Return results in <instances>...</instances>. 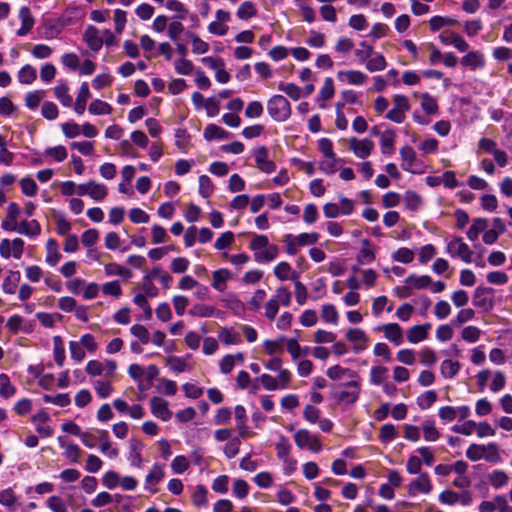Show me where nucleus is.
Segmentation results:
<instances>
[{
  "label": "nucleus",
  "mask_w": 512,
  "mask_h": 512,
  "mask_svg": "<svg viewBox=\"0 0 512 512\" xmlns=\"http://www.w3.org/2000/svg\"><path fill=\"white\" fill-rule=\"evenodd\" d=\"M321 318L327 323L336 325L339 321V315L333 304H325L321 309Z\"/></svg>",
  "instance_id": "0e129e2a"
},
{
  "label": "nucleus",
  "mask_w": 512,
  "mask_h": 512,
  "mask_svg": "<svg viewBox=\"0 0 512 512\" xmlns=\"http://www.w3.org/2000/svg\"><path fill=\"white\" fill-rule=\"evenodd\" d=\"M424 439L429 442H435L439 439L440 433L435 426L434 420L427 419L422 422Z\"/></svg>",
  "instance_id": "09e8293b"
},
{
  "label": "nucleus",
  "mask_w": 512,
  "mask_h": 512,
  "mask_svg": "<svg viewBox=\"0 0 512 512\" xmlns=\"http://www.w3.org/2000/svg\"><path fill=\"white\" fill-rule=\"evenodd\" d=\"M270 117L277 122H285L292 113L289 101L283 95H273L267 102Z\"/></svg>",
  "instance_id": "20e7f679"
},
{
  "label": "nucleus",
  "mask_w": 512,
  "mask_h": 512,
  "mask_svg": "<svg viewBox=\"0 0 512 512\" xmlns=\"http://www.w3.org/2000/svg\"><path fill=\"white\" fill-rule=\"evenodd\" d=\"M274 275L275 277L280 281H286V280H297L299 279V274L292 269L291 265L286 262L282 261L278 263L274 267Z\"/></svg>",
  "instance_id": "7c9ffc66"
},
{
  "label": "nucleus",
  "mask_w": 512,
  "mask_h": 512,
  "mask_svg": "<svg viewBox=\"0 0 512 512\" xmlns=\"http://www.w3.org/2000/svg\"><path fill=\"white\" fill-rule=\"evenodd\" d=\"M384 333L385 338L396 346L403 343V332L397 323L383 324L377 328Z\"/></svg>",
  "instance_id": "4be33fe9"
},
{
  "label": "nucleus",
  "mask_w": 512,
  "mask_h": 512,
  "mask_svg": "<svg viewBox=\"0 0 512 512\" xmlns=\"http://www.w3.org/2000/svg\"><path fill=\"white\" fill-rule=\"evenodd\" d=\"M11 232H16L21 235H25L30 238H36L41 234V226L39 222L35 219L33 220H23L18 222L13 229H10Z\"/></svg>",
  "instance_id": "a211bd4d"
},
{
  "label": "nucleus",
  "mask_w": 512,
  "mask_h": 512,
  "mask_svg": "<svg viewBox=\"0 0 512 512\" xmlns=\"http://www.w3.org/2000/svg\"><path fill=\"white\" fill-rule=\"evenodd\" d=\"M472 304L485 311L491 309L493 307V289L478 286L474 291Z\"/></svg>",
  "instance_id": "4468645a"
},
{
  "label": "nucleus",
  "mask_w": 512,
  "mask_h": 512,
  "mask_svg": "<svg viewBox=\"0 0 512 512\" xmlns=\"http://www.w3.org/2000/svg\"><path fill=\"white\" fill-rule=\"evenodd\" d=\"M404 204L405 207L410 211H417L423 204L422 197L415 191L407 190L404 193Z\"/></svg>",
  "instance_id": "c03bdc74"
},
{
  "label": "nucleus",
  "mask_w": 512,
  "mask_h": 512,
  "mask_svg": "<svg viewBox=\"0 0 512 512\" xmlns=\"http://www.w3.org/2000/svg\"><path fill=\"white\" fill-rule=\"evenodd\" d=\"M17 78L21 84L29 85L36 80L37 71L32 65L26 64L19 70Z\"/></svg>",
  "instance_id": "de8ad7c7"
},
{
  "label": "nucleus",
  "mask_w": 512,
  "mask_h": 512,
  "mask_svg": "<svg viewBox=\"0 0 512 512\" xmlns=\"http://www.w3.org/2000/svg\"><path fill=\"white\" fill-rule=\"evenodd\" d=\"M491 486L495 489L506 486L509 482V476L502 470H494L488 475Z\"/></svg>",
  "instance_id": "603ef678"
},
{
  "label": "nucleus",
  "mask_w": 512,
  "mask_h": 512,
  "mask_svg": "<svg viewBox=\"0 0 512 512\" xmlns=\"http://www.w3.org/2000/svg\"><path fill=\"white\" fill-rule=\"evenodd\" d=\"M404 283H408L412 290H421L429 287L432 284V278L428 275L418 276L416 274H411L404 280Z\"/></svg>",
  "instance_id": "79ce46f5"
},
{
  "label": "nucleus",
  "mask_w": 512,
  "mask_h": 512,
  "mask_svg": "<svg viewBox=\"0 0 512 512\" xmlns=\"http://www.w3.org/2000/svg\"><path fill=\"white\" fill-rule=\"evenodd\" d=\"M337 78L341 82L357 86L363 85L368 79L367 75L359 70L338 71Z\"/></svg>",
  "instance_id": "b1692460"
},
{
  "label": "nucleus",
  "mask_w": 512,
  "mask_h": 512,
  "mask_svg": "<svg viewBox=\"0 0 512 512\" xmlns=\"http://www.w3.org/2000/svg\"><path fill=\"white\" fill-rule=\"evenodd\" d=\"M53 355L54 360L58 366H63L66 355L65 348L60 336H55L53 338Z\"/></svg>",
  "instance_id": "bf43d9fd"
},
{
  "label": "nucleus",
  "mask_w": 512,
  "mask_h": 512,
  "mask_svg": "<svg viewBox=\"0 0 512 512\" xmlns=\"http://www.w3.org/2000/svg\"><path fill=\"white\" fill-rule=\"evenodd\" d=\"M219 341L226 346L239 345L242 342L240 334L229 327H221L218 331Z\"/></svg>",
  "instance_id": "72a5a7b5"
},
{
  "label": "nucleus",
  "mask_w": 512,
  "mask_h": 512,
  "mask_svg": "<svg viewBox=\"0 0 512 512\" xmlns=\"http://www.w3.org/2000/svg\"><path fill=\"white\" fill-rule=\"evenodd\" d=\"M439 39L444 45H451L459 52H467L469 49L467 41L457 33L443 32L439 35Z\"/></svg>",
  "instance_id": "5701e85b"
},
{
  "label": "nucleus",
  "mask_w": 512,
  "mask_h": 512,
  "mask_svg": "<svg viewBox=\"0 0 512 512\" xmlns=\"http://www.w3.org/2000/svg\"><path fill=\"white\" fill-rule=\"evenodd\" d=\"M278 90L284 92L292 100L296 101L302 97V89L294 83L280 82Z\"/></svg>",
  "instance_id": "052dcab7"
},
{
  "label": "nucleus",
  "mask_w": 512,
  "mask_h": 512,
  "mask_svg": "<svg viewBox=\"0 0 512 512\" xmlns=\"http://www.w3.org/2000/svg\"><path fill=\"white\" fill-rule=\"evenodd\" d=\"M387 66L385 57L380 53H373V55L366 61V69L369 72L383 71Z\"/></svg>",
  "instance_id": "49530a36"
},
{
  "label": "nucleus",
  "mask_w": 512,
  "mask_h": 512,
  "mask_svg": "<svg viewBox=\"0 0 512 512\" xmlns=\"http://www.w3.org/2000/svg\"><path fill=\"white\" fill-rule=\"evenodd\" d=\"M326 375L333 381H340L343 378H348L349 381H353L354 379L361 378L357 371L340 365L329 367L326 371Z\"/></svg>",
  "instance_id": "412c9836"
},
{
  "label": "nucleus",
  "mask_w": 512,
  "mask_h": 512,
  "mask_svg": "<svg viewBox=\"0 0 512 512\" xmlns=\"http://www.w3.org/2000/svg\"><path fill=\"white\" fill-rule=\"evenodd\" d=\"M388 378V368L377 365L372 366L369 372V381L372 385L380 386L386 382Z\"/></svg>",
  "instance_id": "58836bf2"
},
{
  "label": "nucleus",
  "mask_w": 512,
  "mask_h": 512,
  "mask_svg": "<svg viewBox=\"0 0 512 512\" xmlns=\"http://www.w3.org/2000/svg\"><path fill=\"white\" fill-rule=\"evenodd\" d=\"M433 490L431 478L427 472L420 473L408 484L407 491L412 497L418 494H430Z\"/></svg>",
  "instance_id": "9d476101"
},
{
  "label": "nucleus",
  "mask_w": 512,
  "mask_h": 512,
  "mask_svg": "<svg viewBox=\"0 0 512 512\" xmlns=\"http://www.w3.org/2000/svg\"><path fill=\"white\" fill-rule=\"evenodd\" d=\"M88 110L92 115H108L112 112V107L109 103L96 99L90 103Z\"/></svg>",
  "instance_id": "13d9d810"
},
{
  "label": "nucleus",
  "mask_w": 512,
  "mask_h": 512,
  "mask_svg": "<svg viewBox=\"0 0 512 512\" xmlns=\"http://www.w3.org/2000/svg\"><path fill=\"white\" fill-rule=\"evenodd\" d=\"M21 214V208L20 206L15 203L11 202L7 206V215L6 218L2 221L1 227L5 231H9L10 229H13L14 226L18 223V218Z\"/></svg>",
  "instance_id": "c756f323"
},
{
  "label": "nucleus",
  "mask_w": 512,
  "mask_h": 512,
  "mask_svg": "<svg viewBox=\"0 0 512 512\" xmlns=\"http://www.w3.org/2000/svg\"><path fill=\"white\" fill-rule=\"evenodd\" d=\"M294 441L296 446L301 450H308L312 453H320L323 449V444L317 434L311 433L307 429H299L294 434Z\"/></svg>",
  "instance_id": "423d86ee"
},
{
  "label": "nucleus",
  "mask_w": 512,
  "mask_h": 512,
  "mask_svg": "<svg viewBox=\"0 0 512 512\" xmlns=\"http://www.w3.org/2000/svg\"><path fill=\"white\" fill-rule=\"evenodd\" d=\"M164 469L159 464H154L149 471V473L146 475L145 478V489L149 490L150 493L155 494L157 492V489L155 488L156 485L164 478Z\"/></svg>",
  "instance_id": "cd10ccee"
},
{
  "label": "nucleus",
  "mask_w": 512,
  "mask_h": 512,
  "mask_svg": "<svg viewBox=\"0 0 512 512\" xmlns=\"http://www.w3.org/2000/svg\"><path fill=\"white\" fill-rule=\"evenodd\" d=\"M421 108L429 115H436L438 113L437 101L428 93L421 95Z\"/></svg>",
  "instance_id": "680f3d73"
},
{
  "label": "nucleus",
  "mask_w": 512,
  "mask_h": 512,
  "mask_svg": "<svg viewBox=\"0 0 512 512\" xmlns=\"http://www.w3.org/2000/svg\"><path fill=\"white\" fill-rule=\"evenodd\" d=\"M249 248L254 252V260L257 263H269L278 257L279 249L269 243L266 235H254L249 243Z\"/></svg>",
  "instance_id": "f257e3e1"
},
{
  "label": "nucleus",
  "mask_w": 512,
  "mask_h": 512,
  "mask_svg": "<svg viewBox=\"0 0 512 512\" xmlns=\"http://www.w3.org/2000/svg\"><path fill=\"white\" fill-rule=\"evenodd\" d=\"M345 337L353 344V351L356 354L361 353L368 348L370 339L365 331L360 328L348 329Z\"/></svg>",
  "instance_id": "ddd939ff"
},
{
  "label": "nucleus",
  "mask_w": 512,
  "mask_h": 512,
  "mask_svg": "<svg viewBox=\"0 0 512 512\" xmlns=\"http://www.w3.org/2000/svg\"><path fill=\"white\" fill-rule=\"evenodd\" d=\"M232 278V273L226 268L215 270L212 273L211 286L218 292H224L227 289V281Z\"/></svg>",
  "instance_id": "c85d7f7f"
},
{
  "label": "nucleus",
  "mask_w": 512,
  "mask_h": 512,
  "mask_svg": "<svg viewBox=\"0 0 512 512\" xmlns=\"http://www.w3.org/2000/svg\"><path fill=\"white\" fill-rule=\"evenodd\" d=\"M431 324L425 323L421 325L412 326L407 332V339L412 344H417L424 341L428 336V331Z\"/></svg>",
  "instance_id": "2f4dec72"
},
{
  "label": "nucleus",
  "mask_w": 512,
  "mask_h": 512,
  "mask_svg": "<svg viewBox=\"0 0 512 512\" xmlns=\"http://www.w3.org/2000/svg\"><path fill=\"white\" fill-rule=\"evenodd\" d=\"M341 389L334 393V399L344 405H354L361 395V378L340 384Z\"/></svg>",
  "instance_id": "7ed1b4c3"
},
{
  "label": "nucleus",
  "mask_w": 512,
  "mask_h": 512,
  "mask_svg": "<svg viewBox=\"0 0 512 512\" xmlns=\"http://www.w3.org/2000/svg\"><path fill=\"white\" fill-rule=\"evenodd\" d=\"M46 506L52 512H68V507L65 501L57 495H52L46 500Z\"/></svg>",
  "instance_id": "774afa93"
},
{
  "label": "nucleus",
  "mask_w": 512,
  "mask_h": 512,
  "mask_svg": "<svg viewBox=\"0 0 512 512\" xmlns=\"http://www.w3.org/2000/svg\"><path fill=\"white\" fill-rule=\"evenodd\" d=\"M19 19L21 21V27L17 30L18 36L27 35L34 27L35 19L29 7L23 6L19 9Z\"/></svg>",
  "instance_id": "393cba45"
},
{
  "label": "nucleus",
  "mask_w": 512,
  "mask_h": 512,
  "mask_svg": "<svg viewBox=\"0 0 512 512\" xmlns=\"http://www.w3.org/2000/svg\"><path fill=\"white\" fill-rule=\"evenodd\" d=\"M107 193L108 189L104 184L97 183L93 180L79 184L77 187V195L89 196L97 202L102 201L107 196Z\"/></svg>",
  "instance_id": "1a4fd4ad"
},
{
  "label": "nucleus",
  "mask_w": 512,
  "mask_h": 512,
  "mask_svg": "<svg viewBox=\"0 0 512 512\" xmlns=\"http://www.w3.org/2000/svg\"><path fill=\"white\" fill-rule=\"evenodd\" d=\"M393 107L386 114V118L394 123H403L406 118V113L410 110L411 106L408 98L402 94L393 96Z\"/></svg>",
  "instance_id": "0eeeda50"
},
{
  "label": "nucleus",
  "mask_w": 512,
  "mask_h": 512,
  "mask_svg": "<svg viewBox=\"0 0 512 512\" xmlns=\"http://www.w3.org/2000/svg\"><path fill=\"white\" fill-rule=\"evenodd\" d=\"M141 449V443L136 441L131 442L128 460L132 466H135L137 468H140L142 466Z\"/></svg>",
  "instance_id": "e2e57ef3"
},
{
  "label": "nucleus",
  "mask_w": 512,
  "mask_h": 512,
  "mask_svg": "<svg viewBox=\"0 0 512 512\" xmlns=\"http://www.w3.org/2000/svg\"><path fill=\"white\" fill-rule=\"evenodd\" d=\"M165 6L168 10L177 13L176 18L179 20L186 19L188 15V9L179 0H167Z\"/></svg>",
  "instance_id": "69168bd1"
},
{
  "label": "nucleus",
  "mask_w": 512,
  "mask_h": 512,
  "mask_svg": "<svg viewBox=\"0 0 512 512\" xmlns=\"http://www.w3.org/2000/svg\"><path fill=\"white\" fill-rule=\"evenodd\" d=\"M151 413L158 419L166 422L171 419L172 411L169 409V403L167 400L154 396L150 399Z\"/></svg>",
  "instance_id": "dca6fc26"
},
{
  "label": "nucleus",
  "mask_w": 512,
  "mask_h": 512,
  "mask_svg": "<svg viewBox=\"0 0 512 512\" xmlns=\"http://www.w3.org/2000/svg\"><path fill=\"white\" fill-rule=\"evenodd\" d=\"M396 135L393 130H386L380 136L381 152L384 155H391L394 152Z\"/></svg>",
  "instance_id": "ea45409f"
},
{
  "label": "nucleus",
  "mask_w": 512,
  "mask_h": 512,
  "mask_svg": "<svg viewBox=\"0 0 512 512\" xmlns=\"http://www.w3.org/2000/svg\"><path fill=\"white\" fill-rule=\"evenodd\" d=\"M0 504L7 507L10 511L15 510L17 497L12 488H6L0 491Z\"/></svg>",
  "instance_id": "4d7b16f0"
},
{
  "label": "nucleus",
  "mask_w": 512,
  "mask_h": 512,
  "mask_svg": "<svg viewBox=\"0 0 512 512\" xmlns=\"http://www.w3.org/2000/svg\"><path fill=\"white\" fill-rule=\"evenodd\" d=\"M400 156L402 159V169L410 173H416L418 159L414 149L409 145H405L400 149Z\"/></svg>",
  "instance_id": "6ab92c4d"
},
{
  "label": "nucleus",
  "mask_w": 512,
  "mask_h": 512,
  "mask_svg": "<svg viewBox=\"0 0 512 512\" xmlns=\"http://www.w3.org/2000/svg\"><path fill=\"white\" fill-rule=\"evenodd\" d=\"M45 248H46V258H45L46 263L51 267L56 266L62 257V255L59 251V245H58L57 241L54 238H49L46 242Z\"/></svg>",
  "instance_id": "473e14b6"
},
{
  "label": "nucleus",
  "mask_w": 512,
  "mask_h": 512,
  "mask_svg": "<svg viewBox=\"0 0 512 512\" xmlns=\"http://www.w3.org/2000/svg\"><path fill=\"white\" fill-rule=\"evenodd\" d=\"M104 271L107 276H120L125 279H130L132 277V272L117 263H108L104 266Z\"/></svg>",
  "instance_id": "a18cd8bd"
},
{
  "label": "nucleus",
  "mask_w": 512,
  "mask_h": 512,
  "mask_svg": "<svg viewBox=\"0 0 512 512\" xmlns=\"http://www.w3.org/2000/svg\"><path fill=\"white\" fill-rule=\"evenodd\" d=\"M292 293L286 286L278 287L264 305V315L269 321L275 320L280 305L288 307L291 304Z\"/></svg>",
  "instance_id": "f03ea898"
},
{
  "label": "nucleus",
  "mask_w": 512,
  "mask_h": 512,
  "mask_svg": "<svg viewBox=\"0 0 512 512\" xmlns=\"http://www.w3.org/2000/svg\"><path fill=\"white\" fill-rule=\"evenodd\" d=\"M190 467L189 459L184 455L176 456L171 462V469L174 474H183Z\"/></svg>",
  "instance_id": "338daca9"
},
{
  "label": "nucleus",
  "mask_w": 512,
  "mask_h": 512,
  "mask_svg": "<svg viewBox=\"0 0 512 512\" xmlns=\"http://www.w3.org/2000/svg\"><path fill=\"white\" fill-rule=\"evenodd\" d=\"M16 393V387L12 385L7 374H0V397L9 399Z\"/></svg>",
  "instance_id": "864d4df0"
},
{
  "label": "nucleus",
  "mask_w": 512,
  "mask_h": 512,
  "mask_svg": "<svg viewBox=\"0 0 512 512\" xmlns=\"http://www.w3.org/2000/svg\"><path fill=\"white\" fill-rule=\"evenodd\" d=\"M483 332L476 326H466L461 331V338L467 343H476L480 340Z\"/></svg>",
  "instance_id": "6e6d98bb"
},
{
  "label": "nucleus",
  "mask_w": 512,
  "mask_h": 512,
  "mask_svg": "<svg viewBox=\"0 0 512 512\" xmlns=\"http://www.w3.org/2000/svg\"><path fill=\"white\" fill-rule=\"evenodd\" d=\"M188 313L192 317H199V318H210V317L221 318L223 315V312L221 310L215 308L213 305L204 304V303L194 304L191 307V309L188 311Z\"/></svg>",
  "instance_id": "aec40b11"
},
{
  "label": "nucleus",
  "mask_w": 512,
  "mask_h": 512,
  "mask_svg": "<svg viewBox=\"0 0 512 512\" xmlns=\"http://www.w3.org/2000/svg\"><path fill=\"white\" fill-rule=\"evenodd\" d=\"M461 64L471 70H477L484 68L486 61L481 51L473 50L461 58Z\"/></svg>",
  "instance_id": "bb28decb"
},
{
  "label": "nucleus",
  "mask_w": 512,
  "mask_h": 512,
  "mask_svg": "<svg viewBox=\"0 0 512 512\" xmlns=\"http://www.w3.org/2000/svg\"><path fill=\"white\" fill-rule=\"evenodd\" d=\"M21 280V274L19 271L10 270L3 280L2 290L6 294H14L17 291Z\"/></svg>",
  "instance_id": "c9c22d12"
},
{
  "label": "nucleus",
  "mask_w": 512,
  "mask_h": 512,
  "mask_svg": "<svg viewBox=\"0 0 512 512\" xmlns=\"http://www.w3.org/2000/svg\"><path fill=\"white\" fill-rule=\"evenodd\" d=\"M343 160L340 158H337L336 155L332 157L325 158L319 163V169L322 173L326 175L334 174L338 170V163L342 162Z\"/></svg>",
  "instance_id": "5fc2aeb1"
},
{
  "label": "nucleus",
  "mask_w": 512,
  "mask_h": 512,
  "mask_svg": "<svg viewBox=\"0 0 512 512\" xmlns=\"http://www.w3.org/2000/svg\"><path fill=\"white\" fill-rule=\"evenodd\" d=\"M54 95L63 106L70 107L72 105L73 99L69 94V87L64 81H60L54 87Z\"/></svg>",
  "instance_id": "a19ab883"
},
{
  "label": "nucleus",
  "mask_w": 512,
  "mask_h": 512,
  "mask_svg": "<svg viewBox=\"0 0 512 512\" xmlns=\"http://www.w3.org/2000/svg\"><path fill=\"white\" fill-rule=\"evenodd\" d=\"M257 12V8L252 1H244L239 5L236 15L240 20L247 21L255 17Z\"/></svg>",
  "instance_id": "37998d69"
},
{
  "label": "nucleus",
  "mask_w": 512,
  "mask_h": 512,
  "mask_svg": "<svg viewBox=\"0 0 512 512\" xmlns=\"http://www.w3.org/2000/svg\"><path fill=\"white\" fill-rule=\"evenodd\" d=\"M231 20V14L229 11L218 9L215 12V20L212 21L207 29L208 32L215 36H224L227 34L229 27L228 22Z\"/></svg>",
  "instance_id": "9b49d317"
},
{
  "label": "nucleus",
  "mask_w": 512,
  "mask_h": 512,
  "mask_svg": "<svg viewBox=\"0 0 512 512\" xmlns=\"http://www.w3.org/2000/svg\"><path fill=\"white\" fill-rule=\"evenodd\" d=\"M24 251V241L21 238H15L13 240L2 239L0 241V255L9 259L13 257L20 259Z\"/></svg>",
  "instance_id": "f8f14e48"
},
{
  "label": "nucleus",
  "mask_w": 512,
  "mask_h": 512,
  "mask_svg": "<svg viewBox=\"0 0 512 512\" xmlns=\"http://www.w3.org/2000/svg\"><path fill=\"white\" fill-rule=\"evenodd\" d=\"M487 228V220L483 218L474 219L472 225L467 230V238L470 241L477 240L480 233L484 232Z\"/></svg>",
  "instance_id": "3c124183"
},
{
  "label": "nucleus",
  "mask_w": 512,
  "mask_h": 512,
  "mask_svg": "<svg viewBox=\"0 0 512 512\" xmlns=\"http://www.w3.org/2000/svg\"><path fill=\"white\" fill-rule=\"evenodd\" d=\"M254 159L257 167L264 173L270 174L276 169V165L269 159V153L265 146L254 150Z\"/></svg>",
  "instance_id": "f3484780"
},
{
  "label": "nucleus",
  "mask_w": 512,
  "mask_h": 512,
  "mask_svg": "<svg viewBox=\"0 0 512 512\" xmlns=\"http://www.w3.org/2000/svg\"><path fill=\"white\" fill-rule=\"evenodd\" d=\"M83 40L92 51L97 52L102 48L103 38L99 30L93 25L87 26L83 34Z\"/></svg>",
  "instance_id": "a878e982"
},
{
  "label": "nucleus",
  "mask_w": 512,
  "mask_h": 512,
  "mask_svg": "<svg viewBox=\"0 0 512 512\" xmlns=\"http://www.w3.org/2000/svg\"><path fill=\"white\" fill-rule=\"evenodd\" d=\"M222 305L230 310L233 315L244 318L246 315V304L234 293H227L221 298Z\"/></svg>",
  "instance_id": "2eb2a0df"
},
{
  "label": "nucleus",
  "mask_w": 512,
  "mask_h": 512,
  "mask_svg": "<svg viewBox=\"0 0 512 512\" xmlns=\"http://www.w3.org/2000/svg\"><path fill=\"white\" fill-rule=\"evenodd\" d=\"M203 136L207 141L226 140L231 137V133L221 126L208 124L204 129Z\"/></svg>",
  "instance_id": "f704fd0d"
},
{
  "label": "nucleus",
  "mask_w": 512,
  "mask_h": 512,
  "mask_svg": "<svg viewBox=\"0 0 512 512\" xmlns=\"http://www.w3.org/2000/svg\"><path fill=\"white\" fill-rule=\"evenodd\" d=\"M445 252L451 258H459L464 263L469 264L472 262L473 251L460 236H452L446 241Z\"/></svg>",
  "instance_id": "39448f33"
},
{
  "label": "nucleus",
  "mask_w": 512,
  "mask_h": 512,
  "mask_svg": "<svg viewBox=\"0 0 512 512\" xmlns=\"http://www.w3.org/2000/svg\"><path fill=\"white\" fill-rule=\"evenodd\" d=\"M461 364L458 361L445 359L440 364V374L444 379H453L460 371Z\"/></svg>",
  "instance_id": "4c0bfd02"
},
{
  "label": "nucleus",
  "mask_w": 512,
  "mask_h": 512,
  "mask_svg": "<svg viewBox=\"0 0 512 512\" xmlns=\"http://www.w3.org/2000/svg\"><path fill=\"white\" fill-rule=\"evenodd\" d=\"M344 141L347 143L349 150L354 156L362 160H366L375 148L373 140L369 138L359 139L357 137H350Z\"/></svg>",
  "instance_id": "6e6552de"
},
{
  "label": "nucleus",
  "mask_w": 512,
  "mask_h": 512,
  "mask_svg": "<svg viewBox=\"0 0 512 512\" xmlns=\"http://www.w3.org/2000/svg\"><path fill=\"white\" fill-rule=\"evenodd\" d=\"M91 98V92L87 82H83L80 86L78 95L76 97L74 110L78 115H82L86 109L87 100Z\"/></svg>",
  "instance_id": "e433bc0d"
},
{
  "label": "nucleus",
  "mask_w": 512,
  "mask_h": 512,
  "mask_svg": "<svg viewBox=\"0 0 512 512\" xmlns=\"http://www.w3.org/2000/svg\"><path fill=\"white\" fill-rule=\"evenodd\" d=\"M187 37L190 39L192 44V52L194 54H205L209 51V44L202 40L196 33L188 32Z\"/></svg>",
  "instance_id": "8fccbe9b"
}]
</instances>
